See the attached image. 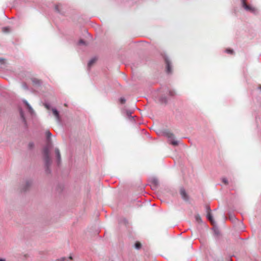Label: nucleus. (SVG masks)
<instances>
[{
  "label": "nucleus",
  "instance_id": "1",
  "mask_svg": "<svg viewBox=\"0 0 261 261\" xmlns=\"http://www.w3.org/2000/svg\"><path fill=\"white\" fill-rule=\"evenodd\" d=\"M43 156L44 160L45 163V165L48 167L51 163V161L49 154V149L47 147L43 149Z\"/></svg>",
  "mask_w": 261,
  "mask_h": 261
},
{
  "label": "nucleus",
  "instance_id": "2",
  "mask_svg": "<svg viewBox=\"0 0 261 261\" xmlns=\"http://www.w3.org/2000/svg\"><path fill=\"white\" fill-rule=\"evenodd\" d=\"M241 3L242 7L247 11L251 12H254L255 11V8L252 7L247 4L246 0H241Z\"/></svg>",
  "mask_w": 261,
  "mask_h": 261
},
{
  "label": "nucleus",
  "instance_id": "3",
  "mask_svg": "<svg viewBox=\"0 0 261 261\" xmlns=\"http://www.w3.org/2000/svg\"><path fill=\"white\" fill-rule=\"evenodd\" d=\"M165 135L168 138L172 140V141L171 142V143L172 145H173L174 146H176L178 144V142L177 141L173 140L174 137V135L172 133H171L169 132H167L165 133Z\"/></svg>",
  "mask_w": 261,
  "mask_h": 261
},
{
  "label": "nucleus",
  "instance_id": "4",
  "mask_svg": "<svg viewBox=\"0 0 261 261\" xmlns=\"http://www.w3.org/2000/svg\"><path fill=\"white\" fill-rule=\"evenodd\" d=\"M165 62L166 63V71L168 73H170L172 72L171 63L167 58H165Z\"/></svg>",
  "mask_w": 261,
  "mask_h": 261
},
{
  "label": "nucleus",
  "instance_id": "5",
  "mask_svg": "<svg viewBox=\"0 0 261 261\" xmlns=\"http://www.w3.org/2000/svg\"><path fill=\"white\" fill-rule=\"evenodd\" d=\"M180 193L184 199H185V200L188 199V196L186 194L185 190L184 189H180Z\"/></svg>",
  "mask_w": 261,
  "mask_h": 261
},
{
  "label": "nucleus",
  "instance_id": "6",
  "mask_svg": "<svg viewBox=\"0 0 261 261\" xmlns=\"http://www.w3.org/2000/svg\"><path fill=\"white\" fill-rule=\"evenodd\" d=\"M52 112L57 120L60 121V116L58 111L56 109H52Z\"/></svg>",
  "mask_w": 261,
  "mask_h": 261
},
{
  "label": "nucleus",
  "instance_id": "7",
  "mask_svg": "<svg viewBox=\"0 0 261 261\" xmlns=\"http://www.w3.org/2000/svg\"><path fill=\"white\" fill-rule=\"evenodd\" d=\"M55 153H56L57 157L58 158V160L59 162L61 160V155H60V151H59V149H58V148L55 149Z\"/></svg>",
  "mask_w": 261,
  "mask_h": 261
},
{
  "label": "nucleus",
  "instance_id": "8",
  "mask_svg": "<svg viewBox=\"0 0 261 261\" xmlns=\"http://www.w3.org/2000/svg\"><path fill=\"white\" fill-rule=\"evenodd\" d=\"M207 217L208 218V219L210 220V221L211 222V223L214 225V221L213 220V217H212V216L211 215V213H208L207 214Z\"/></svg>",
  "mask_w": 261,
  "mask_h": 261
},
{
  "label": "nucleus",
  "instance_id": "9",
  "mask_svg": "<svg viewBox=\"0 0 261 261\" xmlns=\"http://www.w3.org/2000/svg\"><path fill=\"white\" fill-rule=\"evenodd\" d=\"M141 246H142L141 244L139 242H137L135 244V247L137 249H140L141 247Z\"/></svg>",
  "mask_w": 261,
  "mask_h": 261
},
{
  "label": "nucleus",
  "instance_id": "10",
  "mask_svg": "<svg viewBox=\"0 0 261 261\" xmlns=\"http://www.w3.org/2000/svg\"><path fill=\"white\" fill-rule=\"evenodd\" d=\"M96 60V59H91L88 63V66L90 67L91 66H92L95 62Z\"/></svg>",
  "mask_w": 261,
  "mask_h": 261
},
{
  "label": "nucleus",
  "instance_id": "11",
  "mask_svg": "<svg viewBox=\"0 0 261 261\" xmlns=\"http://www.w3.org/2000/svg\"><path fill=\"white\" fill-rule=\"evenodd\" d=\"M195 219L196 220V221L198 222H200L201 221V219L199 215H197L195 216Z\"/></svg>",
  "mask_w": 261,
  "mask_h": 261
},
{
  "label": "nucleus",
  "instance_id": "12",
  "mask_svg": "<svg viewBox=\"0 0 261 261\" xmlns=\"http://www.w3.org/2000/svg\"><path fill=\"white\" fill-rule=\"evenodd\" d=\"M119 101L121 104H123L125 102V99L124 98L121 97L119 99Z\"/></svg>",
  "mask_w": 261,
  "mask_h": 261
},
{
  "label": "nucleus",
  "instance_id": "13",
  "mask_svg": "<svg viewBox=\"0 0 261 261\" xmlns=\"http://www.w3.org/2000/svg\"><path fill=\"white\" fill-rule=\"evenodd\" d=\"M20 114L21 117V118H22V119H23V121L24 122H25V118H24V115H23V112H22V111H20Z\"/></svg>",
  "mask_w": 261,
  "mask_h": 261
},
{
  "label": "nucleus",
  "instance_id": "14",
  "mask_svg": "<svg viewBox=\"0 0 261 261\" xmlns=\"http://www.w3.org/2000/svg\"><path fill=\"white\" fill-rule=\"evenodd\" d=\"M61 7V5H57L55 6V9L58 12H60V7Z\"/></svg>",
  "mask_w": 261,
  "mask_h": 261
},
{
  "label": "nucleus",
  "instance_id": "15",
  "mask_svg": "<svg viewBox=\"0 0 261 261\" xmlns=\"http://www.w3.org/2000/svg\"><path fill=\"white\" fill-rule=\"evenodd\" d=\"M46 137H47V138L48 139H49V138H50V137H51V133H50L49 132H48H48H46Z\"/></svg>",
  "mask_w": 261,
  "mask_h": 261
},
{
  "label": "nucleus",
  "instance_id": "16",
  "mask_svg": "<svg viewBox=\"0 0 261 261\" xmlns=\"http://www.w3.org/2000/svg\"><path fill=\"white\" fill-rule=\"evenodd\" d=\"M226 53H229V54H233V50L230 49H226Z\"/></svg>",
  "mask_w": 261,
  "mask_h": 261
},
{
  "label": "nucleus",
  "instance_id": "17",
  "mask_svg": "<svg viewBox=\"0 0 261 261\" xmlns=\"http://www.w3.org/2000/svg\"><path fill=\"white\" fill-rule=\"evenodd\" d=\"M222 181L225 185H227L228 184V181H227V180L226 178H223L222 179Z\"/></svg>",
  "mask_w": 261,
  "mask_h": 261
},
{
  "label": "nucleus",
  "instance_id": "18",
  "mask_svg": "<svg viewBox=\"0 0 261 261\" xmlns=\"http://www.w3.org/2000/svg\"><path fill=\"white\" fill-rule=\"evenodd\" d=\"M44 106H45V108H46V109H47V110H50V106H49L48 105H47V104H45V105H44Z\"/></svg>",
  "mask_w": 261,
  "mask_h": 261
},
{
  "label": "nucleus",
  "instance_id": "19",
  "mask_svg": "<svg viewBox=\"0 0 261 261\" xmlns=\"http://www.w3.org/2000/svg\"><path fill=\"white\" fill-rule=\"evenodd\" d=\"M25 103H26V105L27 106V107H28V109H29L30 111H31V110H32V108H31V106L29 105V104L28 102H25Z\"/></svg>",
  "mask_w": 261,
  "mask_h": 261
},
{
  "label": "nucleus",
  "instance_id": "20",
  "mask_svg": "<svg viewBox=\"0 0 261 261\" xmlns=\"http://www.w3.org/2000/svg\"><path fill=\"white\" fill-rule=\"evenodd\" d=\"M8 30H9V29L8 28H4L3 29L4 31H5L6 32H8L9 31Z\"/></svg>",
  "mask_w": 261,
  "mask_h": 261
},
{
  "label": "nucleus",
  "instance_id": "21",
  "mask_svg": "<svg viewBox=\"0 0 261 261\" xmlns=\"http://www.w3.org/2000/svg\"><path fill=\"white\" fill-rule=\"evenodd\" d=\"M66 260V258L65 257H63L61 258L60 259H58L57 261L62 260V261H65Z\"/></svg>",
  "mask_w": 261,
  "mask_h": 261
},
{
  "label": "nucleus",
  "instance_id": "22",
  "mask_svg": "<svg viewBox=\"0 0 261 261\" xmlns=\"http://www.w3.org/2000/svg\"><path fill=\"white\" fill-rule=\"evenodd\" d=\"M79 43H80V44H85V42H84V41L83 40H81L79 41Z\"/></svg>",
  "mask_w": 261,
  "mask_h": 261
},
{
  "label": "nucleus",
  "instance_id": "23",
  "mask_svg": "<svg viewBox=\"0 0 261 261\" xmlns=\"http://www.w3.org/2000/svg\"><path fill=\"white\" fill-rule=\"evenodd\" d=\"M29 147H30V148H32V147H33V143H29Z\"/></svg>",
  "mask_w": 261,
  "mask_h": 261
},
{
  "label": "nucleus",
  "instance_id": "24",
  "mask_svg": "<svg viewBox=\"0 0 261 261\" xmlns=\"http://www.w3.org/2000/svg\"><path fill=\"white\" fill-rule=\"evenodd\" d=\"M0 261H5V260L4 259L0 258Z\"/></svg>",
  "mask_w": 261,
  "mask_h": 261
},
{
  "label": "nucleus",
  "instance_id": "25",
  "mask_svg": "<svg viewBox=\"0 0 261 261\" xmlns=\"http://www.w3.org/2000/svg\"><path fill=\"white\" fill-rule=\"evenodd\" d=\"M259 89L261 90V86H259Z\"/></svg>",
  "mask_w": 261,
  "mask_h": 261
},
{
  "label": "nucleus",
  "instance_id": "26",
  "mask_svg": "<svg viewBox=\"0 0 261 261\" xmlns=\"http://www.w3.org/2000/svg\"><path fill=\"white\" fill-rule=\"evenodd\" d=\"M69 259H72V257H71V256H70V257H69Z\"/></svg>",
  "mask_w": 261,
  "mask_h": 261
},
{
  "label": "nucleus",
  "instance_id": "27",
  "mask_svg": "<svg viewBox=\"0 0 261 261\" xmlns=\"http://www.w3.org/2000/svg\"><path fill=\"white\" fill-rule=\"evenodd\" d=\"M231 261V260H230Z\"/></svg>",
  "mask_w": 261,
  "mask_h": 261
}]
</instances>
